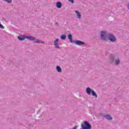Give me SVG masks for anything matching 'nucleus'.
<instances>
[{
	"label": "nucleus",
	"instance_id": "obj_1",
	"mask_svg": "<svg viewBox=\"0 0 129 129\" xmlns=\"http://www.w3.org/2000/svg\"><path fill=\"white\" fill-rule=\"evenodd\" d=\"M86 91L87 94H88V95H90L92 93V95L93 96L95 97V98H97V94H96V93L95 91L91 90V88L89 87H87L86 88Z\"/></svg>",
	"mask_w": 129,
	"mask_h": 129
},
{
	"label": "nucleus",
	"instance_id": "obj_2",
	"mask_svg": "<svg viewBox=\"0 0 129 129\" xmlns=\"http://www.w3.org/2000/svg\"><path fill=\"white\" fill-rule=\"evenodd\" d=\"M101 39L102 40H106L108 37V34L106 31H100L99 32Z\"/></svg>",
	"mask_w": 129,
	"mask_h": 129
},
{
	"label": "nucleus",
	"instance_id": "obj_3",
	"mask_svg": "<svg viewBox=\"0 0 129 129\" xmlns=\"http://www.w3.org/2000/svg\"><path fill=\"white\" fill-rule=\"evenodd\" d=\"M107 39H108L110 42H112V43H114V42L116 41V37L111 33H108Z\"/></svg>",
	"mask_w": 129,
	"mask_h": 129
},
{
	"label": "nucleus",
	"instance_id": "obj_4",
	"mask_svg": "<svg viewBox=\"0 0 129 129\" xmlns=\"http://www.w3.org/2000/svg\"><path fill=\"white\" fill-rule=\"evenodd\" d=\"M81 126L83 129H91V125L87 121L84 122V124H81Z\"/></svg>",
	"mask_w": 129,
	"mask_h": 129
},
{
	"label": "nucleus",
	"instance_id": "obj_5",
	"mask_svg": "<svg viewBox=\"0 0 129 129\" xmlns=\"http://www.w3.org/2000/svg\"><path fill=\"white\" fill-rule=\"evenodd\" d=\"M53 45L56 49H60V45L59 44V39L56 38L53 41Z\"/></svg>",
	"mask_w": 129,
	"mask_h": 129
},
{
	"label": "nucleus",
	"instance_id": "obj_6",
	"mask_svg": "<svg viewBox=\"0 0 129 129\" xmlns=\"http://www.w3.org/2000/svg\"><path fill=\"white\" fill-rule=\"evenodd\" d=\"M115 57H116V54H110L109 61L110 63H112L113 61H114V59H115Z\"/></svg>",
	"mask_w": 129,
	"mask_h": 129
},
{
	"label": "nucleus",
	"instance_id": "obj_7",
	"mask_svg": "<svg viewBox=\"0 0 129 129\" xmlns=\"http://www.w3.org/2000/svg\"><path fill=\"white\" fill-rule=\"evenodd\" d=\"M74 43L76 44V45H78V46H81L82 45H85V42L84 41H82L80 40H75L74 41Z\"/></svg>",
	"mask_w": 129,
	"mask_h": 129
},
{
	"label": "nucleus",
	"instance_id": "obj_8",
	"mask_svg": "<svg viewBox=\"0 0 129 129\" xmlns=\"http://www.w3.org/2000/svg\"><path fill=\"white\" fill-rule=\"evenodd\" d=\"M75 13L76 14V15L77 16V18L79 19V20H81V13L77 11V10H76L75 11Z\"/></svg>",
	"mask_w": 129,
	"mask_h": 129
},
{
	"label": "nucleus",
	"instance_id": "obj_9",
	"mask_svg": "<svg viewBox=\"0 0 129 129\" xmlns=\"http://www.w3.org/2000/svg\"><path fill=\"white\" fill-rule=\"evenodd\" d=\"M27 36L26 35H20L18 37V39L19 41H24V40H25Z\"/></svg>",
	"mask_w": 129,
	"mask_h": 129
},
{
	"label": "nucleus",
	"instance_id": "obj_10",
	"mask_svg": "<svg viewBox=\"0 0 129 129\" xmlns=\"http://www.w3.org/2000/svg\"><path fill=\"white\" fill-rule=\"evenodd\" d=\"M55 6L57 9H61L62 8V3L60 2L56 3Z\"/></svg>",
	"mask_w": 129,
	"mask_h": 129
},
{
	"label": "nucleus",
	"instance_id": "obj_11",
	"mask_svg": "<svg viewBox=\"0 0 129 129\" xmlns=\"http://www.w3.org/2000/svg\"><path fill=\"white\" fill-rule=\"evenodd\" d=\"M26 39L29 40V41H35L36 40L35 37L31 36H26Z\"/></svg>",
	"mask_w": 129,
	"mask_h": 129
},
{
	"label": "nucleus",
	"instance_id": "obj_12",
	"mask_svg": "<svg viewBox=\"0 0 129 129\" xmlns=\"http://www.w3.org/2000/svg\"><path fill=\"white\" fill-rule=\"evenodd\" d=\"M34 41H35V43H36V44H45V42H44L41 40L35 39V40H34Z\"/></svg>",
	"mask_w": 129,
	"mask_h": 129
},
{
	"label": "nucleus",
	"instance_id": "obj_13",
	"mask_svg": "<svg viewBox=\"0 0 129 129\" xmlns=\"http://www.w3.org/2000/svg\"><path fill=\"white\" fill-rule=\"evenodd\" d=\"M115 65H119V63H120V58L117 57L114 61Z\"/></svg>",
	"mask_w": 129,
	"mask_h": 129
},
{
	"label": "nucleus",
	"instance_id": "obj_14",
	"mask_svg": "<svg viewBox=\"0 0 129 129\" xmlns=\"http://www.w3.org/2000/svg\"><path fill=\"white\" fill-rule=\"evenodd\" d=\"M57 72H58L59 73H62V69L60 66H56L55 68Z\"/></svg>",
	"mask_w": 129,
	"mask_h": 129
},
{
	"label": "nucleus",
	"instance_id": "obj_15",
	"mask_svg": "<svg viewBox=\"0 0 129 129\" xmlns=\"http://www.w3.org/2000/svg\"><path fill=\"white\" fill-rule=\"evenodd\" d=\"M68 38L71 43H73V39L72 38V35L69 34L68 35Z\"/></svg>",
	"mask_w": 129,
	"mask_h": 129
},
{
	"label": "nucleus",
	"instance_id": "obj_16",
	"mask_svg": "<svg viewBox=\"0 0 129 129\" xmlns=\"http://www.w3.org/2000/svg\"><path fill=\"white\" fill-rule=\"evenodd\" d=\"M104 117L105 118H106V119H108V120H111V119H112V117L109 114L105 115Z\"/></svg>",
	"mask_w": 129,
	"mask_h": 129
},
{
	"label": "nucleus",
	"instance_id": "obj_17",
	"mask_svg": "<svg viewBox=\"0 0 129 129\" xmlns=\"http://www.w3.org/2000/svg\"><path fill=\"white\" fill-rule=\"evenodd\" d=\"M60 39L61 40H66V35H61L60 36Z\"/></svg>",
	"mask_w": 129,
	"mask_h": 129
},
{
	"label": "nucleus",
	"instance_id": "obj_18",
	"mask_svg": "<svg viewBox=\"0 0 129 129\" xmlns=\"http://www.w3.org/2000/svg\"><path fill=\"white\" fill-rule=\"evenodd\" d=\"M3 2H5L6 3H7L8 4H12V0H3Z\"/></svg>",
	"mask_w": 129,
	"mask_h": 129
},
{
	"label": "nucleus",
	"instance_id": "obj_19",
	"mask_svg": "<svg viewBox=\"0 0 129 129\" xmlns=\"http://www.w3.org/2000/svg\"><path fill=\"white\" fill-rule=\"evenodd\" d=\"M0 28L1 29H5V27L3 25H2V24L1 23H0Z\"/></svg>",
	"mask_w": 129,
	"mask_h": 129
},
{
	"label": "nucleus",
	"instance_id": "obj_20",
	"mask_svg": "<svg viewBox=\"0 0 129 129\" xmlns=\"http://www.w3.org/2000/svg\"><path fill=\"white\" fill-rule=\"evenodd\" d=\"M72 4H74V0H68Z\"/></svg>",
	"mask_w": 129,
	"mask_h": 129
},
{
	"label": "nucleus",
	"instance_id": "obj_21",
	"mask_svg": "<svg viewBox=\"0 0 129 129\" xmlns=\"http://www.w3.org/2000/svg\"><path fill=\"white\" fill-rule=\"evenodd\" d=\"M127 8L128 10H129V3H128V5H127Z\"/></svg>",
	"mask_w": 129,
	"mask_h": 129
}]
</instances>
